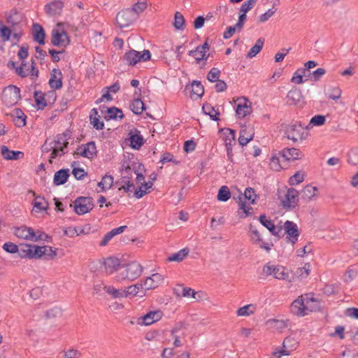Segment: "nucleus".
Returning a JSON list of instances; mask_svg holds the SVG:
<instances>
[{"mask_svg":"<svg viewBox=\"0 0 358 358\" xmlns=\"http://www.w3.org/2000/svg\"><path fill=\"white\" fill-rule=\"evenodd\" d=\"M301 156L302 153L299 149L294 148H284L279 151L277 155L271 157L270 166L273 170L279 171L284 169L287 165V162L299 159Z\"/></svg>","mask_w":358,"mask_h":358,"instance_id":"nucleus-1","label":"nucleus"},{"mask_svg":"<svg viewBox=\"0 0 358 358\" xmlns=\"http://www.w3.org/2000/svg\"><path fill=\"white\" fill-rule=\"evenodd\" d=\"M313 293L299 296L290 306V311L297 316H305L313 311Z\"/></svg>","mask_w":358,"mask_h":358,"instance_id":"nucleus-2","label":"nucleus"},{"mask_svg":"<svg viewBox=\"0 0 358 358\" xmlns=\"http://www.w3.org/2000/svg\"><path fill=\"white\" fill-rule=\"evenodd\" d=\"M142 272V266L137 262H131L127 264L122 265L120 271L115 276V280L118 282L124 280L132 281L138 278Z\"/></svg>","mask_w":358,"mask_h":358,"instance_id":"nucleus-3","label":"nucleus"},{"mask_svg":"<svg viewBox=\"0 0 358 358\" xmlns=\"http://www.w3.org/2000/svg\"><path fill=\"white\" fill-rule=\"evenodd\" d=\"M313 127V117H312L306 127H303L301 124H294L287 125L285 130L286 137L293 142L301 141L308 135V130Z\"/></svg>","mask_w":358,"mask_h":358,"instance_id":"nucleus-4","label":"nucleus"},{"mask_svg":"<svg viewBox=\"0 0 358 358\" xmlns=\"http://www.w3.org/2000/svg\"><path fill=\"white\" fill-rule=\"evenodd\" d=\"M313 60H309L304 64V66L298 69L294 73L291 82L295 84H302L313 79Z\"/></svg>","mask_w":358,"mask_h":358,"instance_id":"nucleus-5","label":"nucleus"},{"mask_svg":"<svg viewBox=\"0 0 358 358\" xmlns=\"http://www.w3.org/2000/svg\"><path fill=\"white\" fill-rule=\"evenodd\" d=\"M69 134L66 132L59 134L57 135L55 140H52V144L54 146V149L50 154V158L49 162L52 163V159L57 157H62L67 152V147L69 145L68 142Z\"/></svg>","mask_w":358,"mask_h":358,"instance_id":"nucleus-6","label":"nucleus"},{"mask_svg":"<svg viewBox=\"0 0 358 358\" xmlns=\"http://www.w3.org/2000/svg\"><path fill=\"white\" fill-rule=\"evenodd\" d=\"M263 273L266 275H273L276 279L286 280L289 282L294 280V277H289L286 268L279 264L272 265L267 263L263 267Z\"/></svg>","mask_w":358,"mask_h":358,"instance_id":"nucleus-7","label":"nucleus"},{"mask_svg":"<svg viewBox=\"0 0 358 358\" xmlns=\"http://www.w3.org/2000/svg\"><path fill=\"white\" fill-rule=\"evenodd\" d=\"M20 88L15 85L6 87L2 93V101L8 107L15 105L20 99Z\"/></svg>","mask_w":358,"mask_h":358,"instance_id":"nucleus-8","label":"nucleus"},{"mask_svg":"<svg viewBox=\"0 0 358 358\" xmlns=\"http://www.w3.org/2000/svg\"><path fill=\"white\" fill-rule=\"evenodd\" d=\"M282 190H278V199L284 208H294L299 201V192L294 188L287 189L284 196L281 195Z\"/></svg>","mask_w":358,"mask_h":358,"instance_id":"nucleus-9","label":"nucleus"},{"mask_svg":"<svg viewBox=\"0 0 358 358\" xmlns=\"http://www.w3.org/2000/svg\"><path fill=\"white\" fill-rule=\"evenodd\" d=\"M256 197L257 195L255 194L254 189L251 187H248L245 189L243 196L242 195V194H241L238 196L239 208L241 209L245 213L244 216H241V218L246 217L250 215L253 210L251 206H247L245 201H244L243 199H247L248 200L251 201L252 204H254L255 203Z\"/></svg>","mask_w":358,"mask_h":358,"instance_id":"nucleus-10","label":"nucleus"},{"mask_svg":"<svg viewBox=\"0 0 358 358\" xmlns=\"http://www.w3.org/2000/svg\"><path fill=\"white\" fill-rule=\"evenodd\" d=\"M71 208L73 206L75 212L78 215H84L89 213L94 207L93 199L92 197L80 196L77 198L74 204H70Z\"/></svg>","mask_w":358,"mask_h":358,"instance_id":"nucleus-11","label":"nucleus"},{"mask_svg":"<svg viewBox=\"0 0 358 358\" xmlns=\"http://www.w3.org/2000/svg\"><path fill=\"white\" fill-rule=\"evenodd\" d=\"M150 57V52L148 50H145L142 52L131 50L124 54L123 59L128 64L134 66L138 62H145L149 60Z\"/></svg>","mask_w":358,"mask_h":358,"instance_id":"nucleus-12","label":"nucleus"},{"mask_svg":"<svg viewBox=\"0 0 358 358\" xmlns=\"http://www.w3.org/2000/svg\"><path fill=\"white\" fill-rule=\"evenodd\" d=\"M137 19L136 14L129 8L122 10L116 15V23L120 28L130 26Z\"/></svg>","mask_w":358,"mask_h":358,"instance_id":"nucleus-13","label":"nucleus"},{"mask_svg":"<svg viewBox=\"0 0 358 358\" xmlns=\"http://www.w3.org/2000/svg\"><path fill=\"white\" fill-rule=\"evenodd\" d=\"M41 248L38 245L25 244L21 245L19 248L18 255L21 258L40 259Z\"/></svg>","mask_w":358,"mask_h":358,"instance_id":"nucleus-14","label":"nucleus"},{"mask_svg":"<svg viewBox=\"0 0 358 358\" xmlns=\"http://www.w3.org/2000/svg\"><path fill=\"white\" fill-rule=\"evenodd\" d=\"M282 228L285 230L284 232L282 231L283 236L285 234L287 235V241L291 243L292 245L295 244L298 241L299 236V231L298 230L297 225L292 221L287 220Z\"/></svg>","mask_w":358,"mask_h":358,"instance_id":"nucleus-15","label":"nucleus"},{"mask_svg":"<svg viewBox=\"0 0 358 358\" xmlns=\"http://www.w3.org/2000/svg\"><path fill=\"white\" fill-rule=\"evenodd\" d=\"M224 144L227 150V155L229 161L233 162L232 147L236 145L235 131L231 129H226L224 132Z\"/></svg>","mask_w":358,"mask_h":358,"instance_id":"nucleus-16","label":"nucleus"},{"mask_svg":"<svg viewBox=\"0 0 358 358\" xmlns=\"http://www.w3.org/2000/svg\"><path fill=\"white\" fill-rule=\"evenodd\" d=\"M236 115L238 118H243L252 112L251 102L246 98L242 97L237 99Z\"/></svg>","mask_w":358,"mask_h":358,"instance_id":"nucleus-17","label":"nucleus"},{"mask_svg":"<svg viewBox=\"0 0 358 358\" xmlns=\"http://www.w3.org/2000/svg\"><path fill=\"white\" fill-rule=\"evenodd\" d=\"M186 94L189 93V96L192 99L201 98L204 93V87L200 81L194 80L191 85H187L185 88Z\"/></svg>","mask_w":358,"mask_h":358,"instance_id":"nucleus-18","label":"nucleus"},{"mask_svg":"<svg viewBox=\"0 0 358 358\" xmlns=\"http://www.w3.org/2000/svg\"><path fill=\"white\" fill-rule=\"evenodd\" d=\"M260 223L265 227L272 235L281 238L283 236L282 226H275L271 220H268L265 215H261L259 217Z\"/></svg>","mask_w":358,"mask_h":358,"instance_id":"nucleus-19","label":"nucleus"},{"mask_svg":"<svg viewBox=\"0 0 358 358\" xmlns=\"http://www.w3.org/2000/svg\"><path fill=\"white\" fill-rule=\"evenodd\" d=\"M163 313L160 310L150 311L145 315L138 318L137 323L141 325L148 326L160 320Z\"/></svg>","mask_w":358,"mask_h":358,"instance_id":"nucleus-20","label":"nucleus"},{"mask_svg":"<svg viewBox=\"0 0 358 358\" xmlns=\"http://www.w3.org/2000/svg\"><path fill=\"white\" fill-rule=\"evenodd\" d=\"M70 40L65 31L59 32V31H53L52 34L51 43L55 46L66 47L69 44Z\"/></svg>","mask_w":358,"mask_h":358,"instance_id":"nucleus-21","label":"nucleus"},{"mask_svg":"<svg viewBox=\"0 0 358 358\" xmlns=\"http://www.w3.org/2000/svg\"><path fill=\"white\" fill-rule=\"evenodd\" d=\"M163 276L158 273L148 277L143 283L145 290L155 289L163 282Z\"/></svg>","mask_w":358,"mask_h":358,"instance_id":"nucleus-22","label":"nucleus"},{"mask_svg":"<svg viewBox=\"0 0 358 358\" xmlns=\"http://www.w3.org/2000/svg\"><path fill=\"white\" fill-rule=\"evenodd\" d=\"M106 272L108 274L113 273L115 271L120 270L122 265L120 259L114 257L106 258L103 262Z\"/></svg>","mask_w":358,"mask_h":358,"instance_id":"nucleus-23","label":"nucleus"},{"mask_svg":"<svg viewBox=\"0 0 358 358\" xmlns=\"http://www.w3.org/2000/svg\"><path fill=\"white\" fill-rule=\"evenodd\" d=\"M50 88L58 90L62 87V73L60 70L54 69L49 80Z\"/></svg>","mask_w":358,"mask_h":358,"instance_id":"nucleus-24","label":"nucleus"},{"mask_svg":"<svg viewBox=\"0 0 358 358\" xmlns=\"http://www.w3.org/2000/svg\"><path fill=\"white\" fill-rule=\"evenodd\" d=\"M34 232V230L32 228L27 227L26 226H22V227L15 228L14 234L19 238H22V239H26V240L33 241Z\"/></svg>","mask_w":358,"mask_h":358,"instance_id":"nucleus-25","label":"nucleus"},{"mask_svg":"<svg viewBox=\"0 0 358 358\" xmlns=\"http://www.w3.org/2000/svg\"><path fill=\"white\" fill-rule=\"evenodd\" d=\"M254 138V132L252 129H248L246 127H242L240 131L238 137V143L241 145H246Z\"/></svg>","mask_w":358,"mask_h":358,"instance_id":"nucleus-26","label":"nucleus"},{"mask_svg":"<svg viewBox=\"0 0 358 358\" xmlns=\"http://www.w3.org/2000/svg\"><path fill=\"white\" fill-rule=\"evenodd\" d=\"M80 155L88 159H92L96 156V147L94 141L86 143L80 152Z\"/></svg>","mask_w":358,"mask_h":358,"instance_id":"nucleus-27","label":"nucleus"},{"mask_svg":"<svg viewBox=\"0 0 358 358\" xmlns=\"http://www.w3.org/2000/svg\"><path fill=\"white\" fill-rule=\"evenodd\" d=\"M1 152L3 158L7 160H17L24 156V153L22 152L10 150L6 145L1 146Z\"/></svg>","mask_w":358,"mask_h":358,"instance_id":"nucleus-28","label":"nucleus"},{"mask_svg":"<svg viewBox=\"0 0 358 358\" xmlns=\"http://www.w3.org/2000/svg\"><path fill=\"white\" fill-rule=\"evenodd\" d=\"M127 227V226H120L108 231L104 235L103 239L99 243V245L101 247L106 246L115 236L122 233Z\"/></svg>","mask_w":358,"mask_h":358,"instance_id":"nucleus-29","label":"nucleus"},{"mask_svg":"<svg viewBox=\"0 0 358 358\" xmlns=\"http://www.w3.org/2000/svg\"><path fill=\"white\" fill-rule=\"evenodd\" d=\"M124 171V174H125L124 178H127L128 180L124 182L125 185L120 187L119 188V190L124 189V192H132L133 191L134 192L135 186H134V183L130 180V178H131V174H132L131 168L130 166H127V167H125Z\"/></svg>","mask_w":358,"mask_h":358,"instance_id":"nucleus-30","label":"nucleus"},{"mask_svg":"<svg viewBox=\"0 0 358 358\" xmlns=\"http://www.w3.org/2000/svg\"><path fill=\"white\" fill-rule=\"evenodd\" d=\"M63 3L60 1H56L48 3L45 6L46 13L52 16L59 14L62 8Z\"/></svg>","mask_w":358,"mask_h":358,"instance_id":"nucleus-31","label":"nucleus"},{"mask_svg":"<svg viewBox=\"0 0 358 358\" xmlns=\"http://www.w3.org/2000/svg\"><path fill=\"white\" fill-rule=\"evenodd\" d=\"M69 169H60L55 173L53 182L55 185H64L69 177Z\"/></svg>","mask_w":358,"mask_h":358,"instance_id":"nucleus-32","label":"nucleus"},{"mask_svg":"<svg viewBox=\"0 0 358 358\" xmlns=\"http://www.w3.org/2000/svg\"><path fill=\"white\" fill-rule=\"evenodd\" d=\"M41 252L40 253V259L43 257L45 260H52L57 256V250L56 248L53 249V248L48 245L40 246Z\"/></svg>","mask_w":358,"mask_h":358,"instance_id":"nucleus-33","label":"nucleus"},{"mask_svg":"<svg viewBox=\"0 0 358 358\" xmlns=\"http://www.w3.org/2000/svg\"><path fill=\"white\" fill-rule=\"evenodd\" d=\"M34 39L40 45L45 44V34L44 29L38 24L33 25Z\"/></svg>","mask_w":358,"mask_h":358,"instance_id":"nucleus-34","label":"nucleus"},{"mask_svg":"<svg viewBox=\"0 0 358 358\" xmlns=\"http://www.w3.org/2000/svg\"><path fill=\"white\" fill-rule=\"evenodd\" d=\"M144 285L142 283H137L133 285H130L125 289V292L127 293V297L128 296H135L138 295L139 293H141L140 295L142 296L145 294L143 292Z\"/></svg>","mask_w":358,"mask_h":358,"instance_id":"nucleus-35","label":"nucleus"},{"mask_svg":"<svg viewBox=\"0 0 358 358\" xmlns=\"http://www.w3.org/2000/svg\"><path fill=\"white\" fill-rule=\"evenodd\" d=\"M12 116L14 117L13 121L17 127H22L26 124L27 116L21 109L15 108Z\"/></svg>","mask_w":358,"mask_h":358,"instance_id":"nucleus-36","label":"nucleus"},{"mask_svg":"<svg viewBox=\"0 0 358 358\" xmlns=\"http://www.w3.org/2000/svg\"><path fill=\"white\" fill-rule=\"evenodd\" d=\"M129 138L131 147L134 149L138 150L143 144L144 139L143 136L140 134V132L136 130V134H131Z\"/></svg>","mask_w":358,"mask_h":358,"instance_id":"nucleus-37","label":"nucleus"},{"mask_svg":"<svg viewBox=\"0 0 358 358\" xmlns=\"http://www.w3.org/2000/svg\"><path fill=\"white\" fill-rule=\"evenodd\" d=\"M175 293L178 296L195 297L196 292L194 289L185 287L183 285H178L175 289Z\"/></svg>","mask_w":358,"mask_h":358,"instance_id":"nucleus-38","label":"nucleus"},{"mask_svg":"<svg viewBox=\"0 0 358 358\" xmlns=\"http://www.w3.org/2000/svg\"><path fill=\"white\" fill-rule=\"evenodd\" d=\"M103 289L114 299L127 297L124 289H116L113 286H104Z\"/></svg>","mask_w":358,"mask_h":358,"instance_id":"nucleus-39","label":"nucleus"},{"mask_svg":"<svg viewBox=\"0 0 358 358\" xmlns=\"http://www.w3.org/2000/svg\"><path fill=\"white\" fill-rule=\"evenodd\" d=\"M301 94L297 89L289 90L287 95V103L289 105L296 104L301 99Z\"/></svg>","mask_w":358,"mask_h":358,"instance_id":"nucleus-40","label":"nucleus"},{"mask_svg":"<svg viewBox=\"0 0 358 358\" xmlns=\"http://www.w3.org/2000/svg\"><path fill=\"white\" fill-rule=\"evenodd\" d=\"M202 110L203 113L206 115H208L213 120H219L220 113L218 110H215V108L211 106V104L208 103H204Z\"/></svg>","mask_w":358,"mask_h":358,"instance_id":"nucleus-41","label":"nucleus"},{"mask_svg":"<svg viewBox=\"0 0 358 358\" xmlns=\"http://www.w3.org/2000/svg\"><path fill=\"white\" fill-rule=\"evenodd\" d=\"M326 95L329 99L337 101L341 97L342 90L339 87L332 86L327 90Z\"/></svg>","mask_w":358,"mask_h":358,"instance_id":"nucleus-42","label":"nucleus"},{"mask_svg":"<svg viewBox=\"0 0 358 358\" xmlns=\"http://www.w3.org/2000/svg\"><path fill=\"white\" fill-rule=\"evenodd\" d=\"M311 271V264L306 263L303 267L297 268L294 272V275L298 278L303 279L308 277Z\"/></svg>","mask_w":358,"mask_h":358,"instance_id":"nucleus-43","label":"nucleus"},{"mask_svg":"<svg viewBox=\"0 0 358 358\" xmlns=\"http://www.w3.org/2000/svg\"><path fill=\"white\" fill-rule=\"evenodd\" d=\"M264 43V39L263 38H258L255 45H253L248 52L247 57L250 58L255 57L262 49Z\"/></svg>","mask_w":358,"mask_h":358,"instance_id":"nucleus-44","label":"nucleus"},{"mask_svg":"<svg viewBox=\"0 0 358 358\" xmlns=\"http://www.w3.org/2000/svg\"><path fill=\"white\" fill-rule=\"evenodd\" d=\"M131 110L136 115H140L145 110V104L141 99H135L130 106Z\"/></svg>","mask_w":358,"mask_h":358,"instance_id":"nucleus-45","label":"nucleus"},{"mask_svg":"<svg viewBox=\"0 0 358 358\" xmlns=\"http://www.w3.org/2000/svg\"><path fill=\"white\" fill-rule=\"evenodd\" d=\"M34 97L38 109L43 110L47 106L45 94L41 91L34 92Z\"/></svg>","mask_w":358,"mask_h":358,"instance_id":"nucleus-46","label":"nucleus"},{"mask_svg":"<svg viewBox=\"0 0 358 358\" xmlns=\"http://www.w3.org/2000/svg\"><path fill=\"white\" fill-rule=\"evenodd\" d=\"M189 253V250L184 248L180 250L176 253L173 254L170 257H168L167 260L169 262H180L184 259V258L187 256Z\"/></svg>","mask_w":358,"mask_h":358,"instance_id":"nucleus-47","label":"nucleus"},{"mask_svg":"<svg viewBox=\"0 0 358 358\" xmlns=\"http://www.w3.org/2000/svg\"><path fill=\"white\" fill-rule=\"evenodd\" d=\"M113 183V177L110 175L104 176L101 181L98 183V186L102 189L103 191L109 189Z\"/></svg>","mask_w":358,"mask_h":358,"instance_id":"nucleus-48","label":"nucleus"},{"mask_svg":"<svg viewBox=\"0 0 358 358\" xmlns=\"http://www.w3.org/2000/svg\"><path fill=\"white\" fill-rule=\"evenodd\" d=\"M231 197V192L227 186L223 185L222 186L217 196V199L220 201H227Z\"/></svg>","mask_w":358,"mask_h":358,"instance_id":"nucleus-49","label":"nucleus"},{"mask_svg":"<svg viewBox=\"0 0 358 358\" xmlns=\"http://www.w3.org/2000/svg\"><path fill=\"white\" fill-rule=\"evenodd\" d=\"M256 310V306L254 304H248L244 306L237 310V315L238 316H249L255 313Z\"/></svg>","mask_w":358,"mask_h":358,"instance_id":"nucleus-50","label":"nucleus"},{"mask_svg":"<svg viewBox=\"0 0 358 358\" xmlns=\"http://www.w3.org/2000/svg\"><path fill=\"white\" fill-rule=\"evenodd\" d=\"M185 20L183 15L180 12H176L174 16V27L178 30L182 31L185 27Z\"/></svg>","mask_w":358,"mask_h":358,"instance_id":"nucleus-51","label":"nucleus"},{"mask_svg":"<svg viewBox=\"0 0 358 358\" xmlns=\"http://www.w3.org/2000/svg\"><path fill=\"white\" fill-rule=\"evenodd\" d=\"M147 1L146 0H138L136 3L134 4L130 10H132L138 17V15L143 12L147 8Z\"/></svg>","mask_w":358,"mask_h":358,"instance_id":"nucleus-52","label":"nucleus"},{"mask_svg":"<svg viewBox=\"0 0 358 358\" xmlns=\"http://www.w3.org/2000/svg\"><path fill=\"white\" fill-rule=\"evenodd\" d=\"M44 198L37 197L35 199L34 208L32 212L38 213L41 210H45L48 208V203L43 201Z\"/></svg>","mask_w":358,"mask_h":358,"instance_id":"nucleus-53","label":"nucleus"},{"mask_svg":"<svg viewBox=\"0 0 358 358\" xmlns=\"http://www.w3.org/2000/svg\"><path fill=\"white\" fill-rule=\"evenodd\" d=\"M107 113L110 119H116L117 117L122 119L124 117V115L122 110L115 106L108 108Z\"/></svg>","mask_w":358,"mask_h":358,"instance_id":"nucleus-54","label":"nucleus"},{"mask_svg":"<svg viewBox=\"0 0 358 358\" xmlns=\"http://www.w3.org/2000/svg\"><path fill=\"white\" fill-rule=\"evenodd\" d=\"M29 70L28 64L22 62L21 66L16 68V73L22 78H25L29 76Z\"/></svg>","mask_w":358,"mask_h":358,"instance_id":"nucleus-55","label":"nucleus"},{"mask_svg":"<svg viewBox=\"0 0 358 358\" xmlns=\"http://www.w3.org/2000/svg\"><path fill=\"white\" fill-rule=\"evenodd\" d=\"M291 341V338L289 337H287L283 343V348L279 351H275L273 352V355L277 357H280L282 355H289V351L287 350V346L288 343Z\"/></svg>","mask_w":358,"mask_h":358,"instance_id":"nucleus-56","label":"nucleus"},{"mask_svg":"<svg viewBox=\"0 0 358 358\" xmlns=\"http://www.w3.org/2000/svg\"><path fill=\"white\" fill-rule=\"evenodd\" d=\"M220 75V71L217 68L213 67L208 72L207 79L208 81L213 83L219 80Z\"/></svg>","mask_w":358,"mask_h":358,"instance_id":"nucleus-57","label":"nucleus"},{"mask_svg":"<svg viewBox=\"0 0 358 358\" xmlns=\"http://www.w3.org/2000/svg\"><path fill=\"white\" fill-rule=\"evenodd\" d=\"M132 173L136 176V182L137 183H139L141 185H143L144 187H145V189H149L152 187V183L150 182V184L145 182V176L141 173H138L137 171L132 169Z\"/></svg>","mask_w":358,"mask_h":358,"instance_id":"nucleus-58","label":"nucleus"},{"mask_svg":"<svg viewBox=\"0 0 358 358\" xmlns=\"http://www.w3.org/2000/svg\"><path fill=\"white\" fill-rule=\"evenodd\" d=\"M62 315V310L58 307H53L45 312L46 318H55Z\"/></svg>","mask_w":358,"mask_h":358,"instance_id":"nucleus-59","label":"nucleus"},{"mask_svg":"<svg viewBox=\"0 0 358 358\" xmlns=\"http://www.w3.org/2000/svg\"><path fill=\"white\" fill-rule=\"evenodd\" d=\"M303 181V174L296 172L289 179V184L292 186L296 185Z\"/></svg>","mask_w":358,"mask_h":358,"instance_id":"nucleus-60","label":"nucleus"},{"mask_svg":"<svg viewBox=\"0 0 358 358\" xmlns=\"http://www.w3.org/2000/svg\"><path fill=\"white\" fill-rule=\"evenodd\" d=\"M19 248H20L17 245L11 242L5 243L3 245V249L7 252L11 254L18 253Z\"/></svg>","mask_w":358,"mask_h":358,"instance_id":"nucleus-61","label":"nucleus"},{"mask_svg":"<svg viewBox=\"0 0 358 358\" xmlns=\"http://www.w3.org/2000/svg\"><path fill=\"white\" fill-rule=\"evenodd\" d=\"M99 117L100 116L92 117V115H90V123L93 125V127L97 130L103 129L104 127V123L99 120Z\"/></svg>","mask_w":358,"mask_h":358,"instance_id":"nucleus-62","label":"nucleus"},{"mask_svg":"<svg viewBox=\"0 0 358 358\" xmlns=\"http://www.w3.org/2000/svg\"><path fill=\"white\" fill-rule=\"evenodd\" d=\"M302 196L304 199L311 200L313 197V186L312 184L307 185L302 191Z\"/></svg>","mask_w":358,"mask_h":358,"instance_id":"nucleus-63","label":"nucleus"},{"mask_svg":"<svg viewBox=\"0 0 358 358\" xmlns=\"http://www.w3.org/2000/svg\"><path fill=\"white\" fill-rule=\"evenodd\" d=\"M276 12V9L270 8L266 13H263L259 17V22L261 23L266 22Z\"/></svg>","mask_w":358,"mask_h":358,"instance_id":"nucleus-64","label":"nucleus"}]
</instances>
